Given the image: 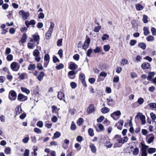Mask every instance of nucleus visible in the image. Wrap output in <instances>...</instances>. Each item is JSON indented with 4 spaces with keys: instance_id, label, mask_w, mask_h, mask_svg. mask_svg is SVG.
I'll list each match as a JSON object with an SVG mask.
<instances>
[{
    "instance_id": "obj_1",
    "label": "nucleus",
    "mask_w": 156,
    "mask_h": 156,
    "mask_svg": "<svg viewBox=\"0 0 156 156\" xmlns=\"http://www.w3.org/2000/svg\"><path fill=\"white\" fill-rule=\"evenodd\" d=\"M50 23V25L49 27L48 30L46 34V38L48 40L50 38L52 33L53 28L55 26V24L53 22H51Z\"/></svg>"
},
{
    "instance_id": "obj_2",
    "label": "nucleus",
    "mask_w": 156,
    "mask_h": 156,
    "mask_svg": "<svg viewBox=\"0 0 156 156\" xmlns=\"http://www.w3.org/2000/svg\"><path fill=\"white\" fill-rule=\"evenodd\" d=\"M20 65L17 62H13L10 65V68L13 71H17L19 70Z\"/></svg>"
},
{
    "instance_id": "obj_3",
    "label": "nucleus",
    "mask_w": 156,
    "mask_h": 156,
    "mask_svg": "<svg viewBox=\"0 0 156 156\" xmlns=\"http://www.w3.org/2000/svg\"><path fill=\"white\" fill-rule=\"evenodd\" d=\"M139 118L142 125H144L146 122L145 117L141 113H138L135 116V118Z\"/></svg>"
},
{
    "instance_id": "obj_4",
    "label": "nucleus",
    "mask_w": 156,
    "mask_h": 156,
    "mask_svg": "<svg viewBox=\"0 0 156 156\" xmlns=\"http://www.w3.org/2000/svg\"><path fill=\"white\" fill-rule=\"evenodd\" d=\"M17 94L16 92L14 90H11L9 92V98L12 101L15 100L16 98Z\"/></svg>"
},
{
    "instance_id": "obj_5",
    "label": "nucleus",
    "mask_w": 156,
    "mask_h": 156,
    "mask_svg": "<svg viewBox=\"0 0 156 156\" xmlns=\"http://www.w3.org/2000/svg\"><path fill=\"white\" fill-rule=\"evenodd\" d=\"M19 14L22 15L23 19L24 20L27 19L30 16V14L28 12H25L23 10H20L19 12Z\"/></svg>"
},
{
    "instance_id": "obj_6",
    "label": "nucleus",
    "mask_w": 156,
    "mask_h": 156,
    "mask_svg": "<svg viewBox=\"0 0 156 156\" xmlns=\"http://www.w3.org/2000/svg\"><path fill=\"white\" fill-rule=\"evenodd\" d=\"M114 139L115 140L114 145L116 147H120L119 144L121 143V136L118 135H116L114 138Z\"/></svg>"
},
{
    "instance_id": "obj_7",
    "label": "nucleus",
    "mask_w": 156,
    "mask_h": 156,
    "mask_svg": "<svg viewBox=\"0 0 156 156\" xmlns=\"http://www.w3.org/2000/svg\"><path fill=\"white\" fill-rule=\"evenodd\" d=\"M121 115V113L120 111L117 110V111L114 112L111 114V116L114 120H117L120 117Z\"/></svg>"
},
{
    "instance_id": "obj_8",
    "label": "nucleus",
    "mask_w": 156,
    "mask_h": 156,
    "mask_svg": "<svg viewBox=\"0 0 156 156\" xmlns=\"http://www.w3.org/2000/svg\"><path fill=\"white\" fill-rule=\"evenodd\" d=\"M154 139V136L153 134H150L147 135L146 137L147 143L150 144L153 142Z\"/></svg>"
},
{
    "instance_id": "obj_9",
    "label": "nucleus",
    "mask_w": 156,
    "mask_h": 156,
    "mask_svg": "<svg viewBox=\"0 0 156 156\" xmlns=\"http://www.w3.org/2000/svg\"><path fill=\"white\" fill-rule=\"evenodd\" d=\"M86 38V40L83 46V48L84 50L86 49L88 47L90 42V39L89 37L87 36Z\"/></svg>"
},
{
    "instance_id": "obj_10",
    "label": "nucleus",
    "mask_w": 156,
    "mask_h": 156,
    "mask_svg": "<svg viewBox=\"0 0 156 156\" xmlns=\"http://www.w3.org/2000/svg\"><path fill=\"white\" fill-rule=\"evenodd\" d=\"M95 110V108L94 107V105L90 104L87 109V112L88 114H91L94 112Z\"/></svg>"
},
{
    "instance_id": "obj_11",
    "label": "nucleus",
    "mask_w": 156,
    "mask_h": 156,
    "mask_svg": "<svg viewBox=\"0 0 156 156\" xmlns=\"http://www.w3.org/2000/svg\"><path fill=\"white\" fill-rule=\"evenodd\" d=\"M18 100L21 101H23L27 99V97L26 96L23 94H19L18 95Z\"/></svg>"
},
{
    "instance_id": "obj_12",
    "label": "nucleus",
    "mask_w": 156,
    "mask_h": 156,
    "mask_svg": "<svg viewBox=\"0 0 156 156\" xmlns=\"http://www.w3.org/2000/svg\"><path fill=\"white\" fill-rule=\"evenodd\" d=\"M25 23L27 27H28L30 25H34L36 24V22L34 20H32L30 21L27 20L25 22Z\"/></svg>"
},
{
    "instance_id": "obj_13",
    "label": "nucleus",
    "mask_w": 156,
    "mask_h": 156,
    "mask_svg": "<svg viewBox=\"0 0 156 156\" xmlns=\"http://www.w3.org/2000/svg\"><path fill=\"white\" fill-rule=\"evenodd\" d=\"M77 68V66L74 62H71L69 66V68L72 70H74Z\"/></svg>"
},
{
    "instance_id": "obj_14",
    "label": "nucleus",
    "mask_w": 156,
    "mask_h": 156,
    "mask_svg": "<svg viewBox=\"0 0 156 156\" xmlns=\"http://www.w3.org/2000/svg\"><path fill=\"white\" fill-rule=\"evenodd\" d=\"M58 98L60 100H62L65 102L64 99V94L62 92H58Z\"/></svg>"
},
{
    "instance_id": "obj_15",
    "label": "nucleus",
    "mask_w": 156,
    "mask_h": 156,
    "mask_svg": "<svg viewBox=\"0 0 156 156\" xmlns=\"http://www.w3.org/2000/svg\"><path fill=\"white\" fill-rule=\"evenodd\" d=\"M150 66V64L147 62H144L141 65V67L143 69H148Z\"/></svg>"
},
{
    "instance_id": "obj_16",
    "label": "nucleus",
    "mask_w": 156,
    "mask_h": 156,
    "mask_svg": "<svg viewBox=\"0 0 156 156\" xmlns=\"http://www.w3.org/2000/svg\"><path fill=\"white\" fill-rule=\"evenodd\" d=\"M16 111V115H18L20 113L22 112V110L21 106H18L15 109Z\"/></svg>"
},
{
    "instance_id": "obj_17",
    "label": "nucleus",
    "mask_w": 156,
    "mask_h": 156,
    "mask_svg": "<svg viewBox=\"0 0 156 156\" xmlns=\"http://www.w3.org/2000/svg\"><path fill=\"white\" fill-rule=\"evenodd\" d=\"M45 74L44 72H41L37 77V79L39 81H41L43 80Z\"/></svg>"
},
{
    "instance_id": "obj_18",
    "label": "nucleus",
    "mask_w": 156,
    "mask_h": 156,
    "mask_svg": "<svg viewBox=\"0 0 156 156\" xmlns=\"http://www.w3.org/2000/svg\"><path fill=\"white\" fill-rule=\"evenodd\" d=\"M147 151L149 154H152L156 151V149L155 148H149L147 149Z\"/></svg>"
},
{
    "instance_id": "obj_19",
    "label": "nucleus",
    "mask_w": 156,
    "mask_h": 156,
    "mask_svg": "<svg viewBox=\"0 0 156 156\" xmlns=\"http://www.w3.org/2000/svg\"><path fill=\"white\" fill-rule=\"evenodd\" d=\"M154 75V72H151L148 74L147 77V79L148 80L152 81V77H153Z\"/></svg>"
},
{
    "instance_id": "obj_20",
    "label": "nucleus",
    "mask_w": 156,
    "mask_h": 156,
    "mask_svg": "<svg viewBox=\"0 0 156 156\" xmlns=\"http://www.w3.org/2000/svg\"><path fill=\"white\" fill-rule=\"evenodd\" d=\"M36 67L35 64H30L28 67V69L29 70L32 71Z\"/></svg>"
},
{
    "instance_id": "obj_21",
    "label": "nucleus",
    "mask_w": 156,
    "mask_h": 156,
    "mask_svg": "<svg viewBox=\"0 0 156 156\" xmlns=\"http://www.w3.org/2000/svg\"><path fill=\"white\" fill-rule=\"evenodd\" d=\"M27 36L26 34L24 33L23 34L22 38L20 41V42L22 43H25L27 39Z\"/></svg>"
},
{
    "instance_id": "obj_22",
    "label": "nucleus",
    "mask_w": 156,
    "mask_h": 156,
    "mask_svg": "<svg viewBox=\"0 0 156 156\" xmlns=\"http://www.w3.org/2000/svg\"><path fill=\"white\" fill-rule=\"evenodd\" d=\"M138 46L143 50H144L146 48V45L144 43L141 42L138 44Z\"/></svg>"
},
{
    "instance_id": "obj_23",
    "label": "nucleus",
    "mask_w": 156,
    "mask_h": 156,
    "mask_svg": "<svg viewBox=\"0 0 156 156\" xmlns=\"http://www.w3.org/2000/svg\"><path fill=\"white\" fill-rule=\"evenodd\" d=\"M110 109L106 107L102 108L101 109V112L104 114L107 113L109 112Z\"/></svg>"
},
{
    "instance_id": "obj_24",
    "label": "nucleus",
    "mask_w": 156,
    "mask_h": 156,
    "mask_svg": "<svg viewBox=\"0 0 156 156\" xmlns=\"http://www.w3.org/2000/svg\"><path fill=\"white\" fill-rule=\"evenodd\" d=\"M141 151H147V149L148 147V146H147L141 143Z\"/></svg>"
},
{
    "instance_id": "obj_25",
    "label": "nucleus",
    "mask_w": 156,
    "mask_h": 156,
    "mask_svg": "<svg viewBox=\"0 0 156 156\" xmlns=\"http://www.w3.org/2000/svg\"><path fill=\"white\" fill-rule=\"evenodd\" d=\"M60 135V133L59 132L57 131L54 134V136L52 137V139H55L59 137Z\"/></svg>"
},
{
    "instance_id": "obj_26",
    "label": "nucleus",
    "mask_w": 156,
    "mask_h": 156,
    "mask_svg": "<svg viewBox=\"0 0 156 156\" xmlns=\"http://www.w3.org/2000/svg\"><path fill=\"white\" fill-rule=\"evenodd\" d=\"M128 140V138L127 136H124L123 137H121V143L123 144L124 143L126 142Z\"/></svg>"
},
{
    "instance_id": "obj_27",
    "label": "nucleus",
    "mask_w": 156,
    "mask_h": 156,
    "mask_svg": "<svg viewBox=\"0 0 156 156\" xmlns=\"http://www.w3.org/2000/svg\"><path fill=\"white\" fill-rule=\"evenodd\" d=\"M143 30L144 31V35L145 36L147 35L150 33L148 29L146 27H144L143 28Z\"/></svg>"
},
{
    "instance_id": "obj_28",
    "label": "nucleus",
    "mask_w": 156,
    "mask_h": 156,
    "mask_svg": "<svg viewBox=\"0 0 156 156\" xmlns=\"http://www.w3.org/2000/svg\"><path fill=\"white\" fill-rule=\"evenodd\" d=\"M90 148L91 149L92 152L93 153H95L96 151V147L93 144H91L90 145Z\"/></svg>"
},
{
    "instance_id": "obj_29",
    "label": "nucleus",
    "mask_w": 156,
    "mask_h": 156,
    "mask_svg": "<svg viewBox=\"0 0 156 156\" xmlns=\"http://www.w3.org/2000/svg\"><path fill=\"white\" fill-rule=\"evenodd\" d=\"M136 8L137 10H141L143 9V6L140 4H137L136 6Z\"/></svg>"
},
{
    "instance_id": "obj_30",
    "label": "nucleus",
    "mask_w": 156,
    "mask_h": 156,
    "mask_svg": "<svg viewBox=\"0 0 156 156\" xmlns=\"http://www.w3.org/2000/svg\"><path fill=\"white\" fill-rule=\"evenodd\" d=\"M106 146L108 148H111L112 145V144L110 143L109 140L107 141L105 143Z\"/></svg>"
},
{
    "instance_id": "obj_31",
    "label": "nucleus",
    "mask_w": 156,
    "mask_h": 156,
    "mask_svg": "<svg viewBox=\"0 0 156 156\" xmlns=\"http://www.w3.org/2000/svg\"><path fill=\"white\" fill-rule=\"evenodd\" d=\"M146 40L148 41H151L154 40V37L152 35H149L146 38Z\"/></svg>"
},
{
    "instance_id": "obj_32",
    "label": "nucleus",
    "mask_w": 156,
    "mask_h": 156,
    "mask_svg": "<svg viewBox=\"0 0 156 156\" xmlns=\"http://www.w3.org/2000/svg\"><path fill=\"white\" fill-rule=\"evenodd\" d=\"M27 46L29 48L33 49L35 47V45L32 43L28 42L27 44Z\"/></svg>"
},
{
    "instance_id": "obj_33",
    "label": "nucleus",
    "mask_w": 156,
    "mask_h": 156,
    "mask_svg": "<svg viewBox=\"0 0 156 156\" xmlns=\"http://www.w3.org/2000/svg\"><path fill=\"white\" fill-rule=\"evenodd\" d=\"M101 26L95 27L94 29V31L95 32H98L101 29Z\"/></svg>"
},
{
    "instance_id": "obj_34",
    "label": "nucleus",
    "mask_w": 156,
    "mask_h": 156,
    "mask_svg": "<svg viewBox=\"0 0 156 156\" xmlns=\"http://www.w3.org/2000/svg\"><path fill=\"white\" fill-rule=\"evenodd\" d=\"M21 89L22 92H24L27 94H29L30 93V90L26 88L21 87Z\"/></svg>"
},
{
    "instance_id": "obj_35",
    "label": "nucleus",
    "mask_w": 156,
    "mask_h": 156,
    "mask_svg": "<svg viewBox=\"0 0 156 156\" xmlns=\"http://www.w3.org/2000/svg\"><path fill=\"white\" fill-rule=\"evenodd\" d=\"M139 153V149L138 148H135L133 152V154L134 155H137Z\"/></svg>"
},
{
    "instance_id": "obj_36",
    "label": "nucleus",
    "mask_w": 156,
    "mask_h": 156,
    "mask_svg": "<svg viewBox=\"0 0 156 156\" xmlns=\"http://www.w3.org/2000/svg\"><path fill=\"white\" fill-rule=\"evenodd\" d=\"M32 36L34 40L35 41H38L39 39V36L38 35L33 34Z\"/></svg>"
},
{
    "instance_id": "obj_37",
    "label": "nucleus",
    "mask_w": 156,
    "mask_h": 156,
    "mask_svg": "<svg viewBox=\"0 0 156 156\" xmlns=\"http://www.w3.org/2000/svg\"><path fill=\"white\" fill-rule=\"evenodd\" d=\"M76 129V126L73 121L72 122L70 127V129L72 130H74Z\"/></svg>"
},
{
    "instance_id": "obj_38",
    "label": "nucleus",
    "mask_w": 156,
    "mask_h": 156,
    "mask_svg": "<svg viewBox=\"0 0 156 156\" xmlns=\"http://www.w3.org/2000/svg\"><path fill=\"white\" fill-rule=\"evenodd\" d=\"M124 123V121L123 120H120L118 122V124H119V125H121V126L120 127L118 126L117 127L119 129H121L122 126L123 124Z\"/></svg>"
},
{
    "instance_id": "obj_39",
    "label": "nucleus",
    "mask_w": 156,
    "mask_h": 156,
    "mask_svg": "<svg viewBox=\"0 0 156 156\" xmlns=\"http://www.w3.org/2000/svg\"><path fill=\"white\" fill-rule=\"evenodd\" d=\"M109 38V36L106 34H104L102 37V39L103 41L105 40H107Z\"/></svg>"
},
{
    "instance_id": "obj_40",
    "label": "nucleus",
    "mask_w": 156,
    "mask_h": 156,
    "mask_svg": "<svg viewBox=\"0 0 156 156\" xmlns=\"http://www.w3.org/2000/svg\"><path fill=\"white\" fill-rule=\"evenodd\" d=\"M103 48L105 51H108L109 50L110 47L109 45L107 44L104 45V46Z\"/></svg>"
},
{
    "instance_id": "obj_41",
    "label": "nucleus",
    "mask_w": 156,
    "mask_h": 156,
    "mask_svg": "<svg viewBox=\"0 0 156 156\" xmlns=\"http://www.w3.org/2000/svg\"><path fill=\"white\" fill-rule=\"evenodd\" d=\"M40 54V53L38 50L36 49L34 51L33 55L34 56L39 55Z\"/></svg>"
},
{
    "instance_id": "obj_42",
    "label": "nucleus",
    "mask_w": 156,
    "mask_h": 156,
    "mask_svg": "<svg viewBox=\"0 0 156 156\" xmlns=\"http://www.w3.org/2000/svg\"><path fill=\"white\" fill-rule=\"evenodd\" d=\"M88 133L89 135L91 136H93L94 135L93 130L91 128H90L88 130Z\"/></svg>"
},
{
    "instance_id": "obj_43",
    "label": "nucleus",
    "mask_w": 156,
    "mask_h": 156,
    "mask_svg": "<svg viewBox=\"0 0 156 156\" xmlns=\"http://www.w3.org/2000/svg\"><path fill=\"white\" fill-rule=\"evenodd\" d=\"M107 101L108 104L110 106H111L112 105V103L113 101V100L112 99L110 98H108L107 99Z\"/></svg>"
},
{
    "instance_id": "obj_44",
    "label": "nucleus",
    "mask_w": 156,
    "mask_h": 156,
    "mask_svg": "<svg viewBox=\"0 0 156 156\" xmlns=\"http://www.w3.org/2000/svg\"><path fill=\"white\" fill-rule=\"evenodd\" d=\"M149 106L152 108H156V103H151L149 104Z\"/></svg>"
},
{
    "instance_id": "obj_45",
    "label": "nucleus",
    "mask_w": 156,
    "mask_h": 156,
    "mask_svg": "<svg viewBox=\"0 0 156 156\" xmlns=\"http://www.w3.org/2000/svg\"><path fill=\"white\" fill-rule=\"evenodd\" d=\"M13 56L11 54L8 55L6 57L8 61H12L13 59Z\"/></svg>"
},
{
    "instance_id": "obj_46",
    "label": "nucleus",
    "mask_w": 156,
    "mask_h": 156,
    "mask_svg": "<svg viewBox=\"0 0 156 156\" xmlns=\"http://www.w3.org/2000/svg\"><path fill=\"white\" fill-rule=\"evenodd\" d=\"M64 65L62 63H60L58 66H56V69L57 70H59L63 69L64 68Z\"/></svg>"
},
{
    "instance_id": "obj_47",
    "label": "nucleus",
    "mask_w": 156,
    "mask_h": 156,
    "mask_svg": "<svg viewBox=\"0 0 156 156\" xmlns=\"http://www.w3.org/2000/svg\"><path fill=\"white\" fill-rule=\"evenodd\" d=\"M137 101L140 105H142L144 102V99L143 98H140L138 99Z\"/></svg>"
},
{
    "instance_id": "obj_48",
    "label": "nucleus",
    "mask_w": 156,
    "mask_h": 156,
    "mask_svg": "<svg viewBox=\"0 0 156 156\" xmlns=\"http://www.w3.org/2000/svg\"><path fill=\"white\" fill-rule=\"evenodd\" d=\"M83 122V119L82 118H80L77 122V124L79 126H80Z\"/></svg>"
},
{
    "instance_id": "obj_49",
    "label": "nucleus",
    "mask_w": 156,
    "mask_h": 156,
    "mask_svg": "<svg viewBox=\"0 0 156 156\" xmlns=\"http://www.w3.org/2000/svg\"><path fill=\"white\" fill-rule=\"evenodd\" d=\"M38 17L39 19H43L44 17V14L42 12H41L38 15Z\"/></svg>"
},
{
    "instance_id": "obj_50",
    "label": "nucleus",
    "mask_w": 156,
    "mask_h": 156,
    "mask_svg": "<svg viewBox=\"0 0 156 156\" xmlns=\"http://www.w3.org/2000/svg\"><path fill=\"white\" fill-rule=\"evenodd\" d=\"M147 18V16L146 15H144L143 16L142 20L144 23H147L148 22Z\"/></svg>"
},
{
    "instance_id": "obj_51",
    "label": "nucleus",
    "mask_w": 156,
    "mask_h": 156,
    "mask_svg": "<svg viewBox=\"0 0 156 156\" xmlns=\"http://www.w3.org/2000/svg\"><path fill=\"white\" fill-rule=\"evenodd\" d=\"M151 31L153 35H156V29L155 28L153 27H152L151 29Z\"/></svg>"
},
{
    "instance_id": "obj_52",
    "label": "nucleus",
    "mask_w": 156,
    "mask_h": 156,
    "mask_svg": "<svg viewBox=\"0 0 156 156\" xmlns=\"http://www.w3.org/2000/svg\"><path fill=\"white\" fill-rule=\"evenodd\" d=\"M150 115L153 120H155L156 119V115L153 112H151L150 114Z\"/></svg>"
},
{
    "instance_id": "obj_53",
    "label": "nucleus",
    "mask_w": 156,
    "mask_h": 156,
    "mask_svg": "<svg viewBox=\"0 0 156 156\" xmlns=\"http://www.w3.org/2000/svg\"><path fill=\"white\" fill-rule=\"evenodd\" d=\"M11 151V148L9 147H8L5 149V152L6 154H9L10 153Z\"/></svg>"
},
{
    "instance_id": "obj_54",
    "label": "nucleus",
    "mask_w": 156,
    "mask_h": 156,
    "mask_svg": "<svg viewBox=\"0 0 156 156\" xmlns=\"http://www.w3.org/2000/svg\"><path fill=\"white\" fill-rule=\"evenodd\" d=\"M75 147L79 151H80L81 149V146L80 144L78 143H76L75 144Z\"/></svg>"
},
{
    "instance_id": "obj_55",
    "label": "nucleus",
    "mask_w": 156,
    "mask_h": 156,
    "mask_svg": "<svg viewBox=\"0 0 156 156\" xmlns=\"http://www.w3.org/2000/svg\"><path fill=\"white\" fill-rule=\"evenodd\" d=\"M50 59L49 56L48 54H46L44 56V60L45 61L48 62V63Z\"/></svg>"
},
{
    "instance_id": "obj_56",
    "label": "nucleus",
    "mask_w": 156,
    "mask_h": 156,
    "mask_svg": "<svg viewBox=\"0 0 156 156\" xmlns=\"http://www.w3.org/2000/svg\"><path fill=\"white\" fill-rule=\"evenodd\" d=\"M53 61L54 63H56L57 62H59V59L55 56H54L53 57Z\"/></svg>"
},
{
    "instance_id": "obj_57",
    "label": "nucleus",
    "mask_w": 156,
    "mask_h": 156,
    "mask_svg": "<svg viewBox=\"0 0 156 156\" xmlns=\"http://www.w3.org/2000/svg\"><path fill=\"white\" fill-rule=\"evenodd\" d=\"M136 43V41L135 40H132L130 42V45L131 46H133Z\"/></svg>"
},
{
    "instance_id": "obj_58",
    "label": "nucleus",
    "mask_w": 156,
    "mask_h": 156,
    "mask_svg": "<svg viewBox=\"0 0 156 156\" xmlns=\"http://www.w3.org/2000/svg\"><path fill=\"white\" fill-rule=\"evenodd\" d=\"M34 131L35 133H41V130L37 128H35L34 129Z\"/></svg>"
},
{
    "instance_id": "obj_59",
    "label": "nucleus",
    "mask_w": 156,
    "mask_h": 156,
    "mask_svg": "<svg viewBox=\"0 0 156 156\" xmlns=\"http://www.w3.org/2000/svg\"><path fill=\"white\" fill-rule=\"evenodd\" d=\"M37 126L41 128L43 126V122L41 121L38 122L37 123Z\"/></svg>"
},
{
    "instance_id": "obj_60",
    "label": "nucleus",
    "mask_w": 156,
    "mask_h": 156,
    "mask_svg": "<svg viewBox=\"0 0 156 156\" xmlns=\"http://www.w3.org/2000/svg\"><path fill=\"white\" fill-rule=\"evenodd\" d=\"M119 78L118 76H115L113 78V81L114 82L117 83L119 81Z\"/></svg>"
},
{
    "instance_id": "obj_61",
    "label": "nucleus",
    "mask_w": 156,
    "mask_h": 156,
    "mask_svg": "<svg viewBox=\"0 0 156 156\" xmlns=\"http://www.w3.org/2000/svg\"><path fill=\"white\" fill-rule=\"evenodd\" d=\"M62 39L58 40L57 42V45L58 46H61L62 45Z\"/></svg>"
},
{
    "instance_id": "obj_62",
    "label": "nucleus",
    "mask_w": 156,
    "mask_h": 156,
    "mask_svg": "<svg viewBox=\"0 0 156 156\" xmlns=\"http://www.w3.org/2000/svg\"><path fill=\"white\" fill-rule=\"evenodd\" d=\"M58 54L61 58H62L63 56L62 50L61 49H60L58 51Z\"/></svg>"
},
{
    "instance_id": "obj_63",
    "label": "nucleus",
    "mask_w": 156,
    "mask_h": 156,
    "mask_svg": "<svg viewBox=\"0 0 156 156\" xmlns=\"http://www.w3.org/2000/svg\"><path fill=\"white\" fill-rule=\"evenodd\" d=\"M57 117L55 115L53 116L51 119L52 121L54 122H56L57 121Z\"/></svg>"
},
{
    "instance_id": "obj_64",
    "label": "nucleus",
    "mask_w": 156,
    "mask_h": 156,
    "mask_svg": "<svg viewBox=\"0 0 156 156\" xmlns=\"http://www.w3.org/2000/svg\"><path fill=\"white\" fill-rule=\"evenodd\" d=\"M80 56L78 54H76L73 56L74 59L76 61H78L79 59Z\"/></svg>"
}]
</instances>
